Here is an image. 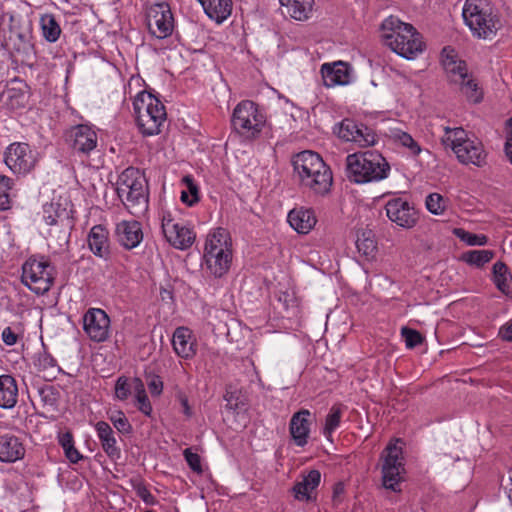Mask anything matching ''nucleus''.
Listing matches in <instances>:
<instances>
[{"mask_svg": "<svg viewBox=\"0 0 512 512\" xmlns=\"http://www.w3.org/2000/svg\"><path fill=\"white\" fill-rule=\"evenodd\" d=\"M292 166L294 178L300 188L321 196L330 192L333 184L332 171L318 153L302 151L293 156Z\"/></svg>", "mask_w": 512, "mask_h": 512, "instance_id": "1", "label": "nucleus"}, {"mask_svg": "<svg viewBox=\"0 0 512 512\" xmlns=\"http://www.w3.org/2000/svg\"><path fill=\"white\" fill-rule=\"evenodd\" d=\"M381 29L384 44L405 59L412 60L424 50L420 33L411 24L395 16L387 17Z\"/></svg>", "mask_w": 512, "mask_h": 512, "instance_id": "2", "label": "nucleus"}, {"mask_svg": "<svg viewBox=\"0 0 512 512\" xmlns=\"http://www.w3.org/2000/svg\"><path fill=\"white\" fill-rule=\"evenodd\" d=\"M116 192L130 214L141 217L149 207V188L145 175L135 167H128L118 176Z\"/></svg>", "mask_w": 512, "mask_h": 512, "instance_id": "3", "label": "nucleus"}, {"mask_svg": "<svg viewBox=\"0 0 512 512\" xmlns=\"http://www.w3.org/2000/svg\"><path fill=\"white\" fill-rule=\"evenodd\" d=\"M389 171V163L377 151L354 153L346 158V175L357 184L383 180Z\"/></svg>", "mask_w": 512, "mask_h": 512, "instance_id": "4", "label": "nucleus"}, {"mask_svg": "<svg viewBox=\"0 0 512 512\" xmlns=\"http://www.w3.org/2000/svg\"><path fill=\"white\" fill-rule=\"evenodd\" d=\"M462 16L473 36L479 39H493L502 26L487 0H466Z\"/></svg>", "mask_w": 512, "mask_h": 512, "instance_id": "5", "label": "nucleus"}, {"mask_svg": "<svg viewBox=\"0 0 512 512\" xmlns=\"http://www.w3.org/2000/svg\"><path fill=\"white\" fill-rule=\"evenodd\" d=\"M137 126L144 136L160 133V127L166 120L163 103L147 91L139 92L133 101Z\"/></svg>", "mask_w": 512, "mask_h": 512, "instance_id": "6", "label": "nucleus"}, {"mask_svg": "<svg viewBox=\"0 0 512 512\" xmlns=\"http://www.w3.org/2000/svg\"><path fill=\"white\" fill-rule=\"evenodd\" d=\"M443 144L450 147L462 164H473L482 167L486 164L487 154L483 144L477 138H469L462 127H445Z\"/></svg>", "mask_w": 512, "mask_h": 512, "instance_id": "7", "label": "nucleus"}, {"mask_svg": "<svg viewBox=\"0 0 512 512\" xmlns=\"http://www.w3.org/2000/svg\"><path fill=\"white\" fill-rule=\"evenodd\" d=\"M231 246L230 235L224 228H217L208 235L204 258L207 269L215 277L220 278L228 272L232 262Z\"/></svg>", "mask_w": 512, "mask_h": 512, "instance_id": "8", "label": "nucleus"}, {"mask_svg": "<svg viewBox=\"0 0 512 512\" xmlns=\"http://www.w3.org/2000/svg\"><path fill=\"white\" fill-rule=\"evenodd\" d=\"M231 122L239 134L248 138H256L266 123V117L256 103L245 100L234 108Z\"/></svg>", "mask_w": 512, "mask_h": 512, "instance_id": "9", "label": "nucleus"}, {"mask_svg": "<svg viewBox=\"0 0 512 512\" xmlns=\"http://www.w3.org/2000/svg\"><path fill=\"white\" fill-rule=\"evenodd\" d=\"M54 268L47 260L29 258L22 266V283L37 295L48 292L54 281Z\"/></svg>", "mask_w": 512, "mask_h": 512, "instance_id": "10", "label": "nucleus"}, {"mask_svg": "<svg viewBox=\"0 0 512 512\" xmlns=\"http://www.w3.org/2000/svg\"><path fill=\"white\" fill-rule=\"evenodd\" d=\"M400 440L389 443L384 450V462L382 464V485L393 492H401L402 474L405 472L402 447L398 446Z\"/></svg>", "mask_w": 512, "mask_h": 512, "instance_id": "11", "label": "nucleus"}, {"mask_svg": "<svg viewBox=\"0 0 512 512\" xmlns=\"http://www.w3.org/2000/svg\"><path fill=\"white\" fill-rule=\"evenodd\" d=\"M39 161V153L28 143L13 142L4 152V163L17 176H25L33 171Z\"/></svg>", "mask_w": 512, "mask_h": 512, "instance_id": "12", "label": "nucleus"}, {"mask_svg": "<svg viewBox=\"0 0 512 512\" xmlns=\"http://www.w3.org/2000/svg\"><path fill=\"white\" fill-rule=\"evenodd\" d=\"M334 133L340 139L353 142L361 148L373 146L376 143V134L371 128L349 118H345L338 123L334 127Z\"/></svg>", "mask_w": 512, "mask_h": 512, "instance_id": "13", "label": "nucleus"}, {"mask_svg": "<svg viewBox=\"0 0 512 512\" xmlns=\"http://www.w3.org/2000/svg\"><path fill=\"white\" fill-rule=\"evenodd\" d=\"M83 330L90 340L104 342L109 338L110 318L100 308H89L83 315Z\"/></svg>", "mask_w": 512, "mask_h": 512, "instance_id": "14", "label": "nucleus"}, {"mask_svg": "<svg viewBox=\"0 0 512 512\" xmlns=\"http://www.w3.org/2000/svg\"><path fill=\"white\" fill-rule=\"evenodd\" d=\"M149 32L158 39L170 36L174 29V18L170 6L166 3H158L150 8L148 13Z\"/></svg>", "mask_w": 512, "mask_h": 512, "instance_id": "15", "label": "nucleus"}, {"mask_svg": "<svg viewBox=\"0 0 512 512\" xmlns=\"http://www.w3.org/2000/svg\"><path fill=\"white\" fill-rule=\"evenodd\" d=\"M385 210L389 220L401 228L411 229L418 221V214L413 205L401 197L389 199L385 204Z\"/></svg>", "mask_w": 512, "mask_h": 512, "instance_id": "16", "label": "nucleus"}, {"mask_svg": "<svg viewBox=\"0 0 512 512\" xmlns=\"http://www.w3.org/2000/svg\"><path fill=\"white\" fill-rule=\"evenodd\" d=\"M72 151L79 156H88L96 149L97 133L88 125L80 124L72 127L66 138Z\"/></svg>", "mask_w": 512, "mask_h": 512, "instance_id": "17", "label": "nucleus"}, {"mask_svg": "<svg viewBox=\"0 0 512 512\" xmlns=\"http://www.w3.org/2000/svg\"><path fill=\"white\" fill-rule=\"evenodd\" d=\"M26 454L24 440L12 433L0 434V462L15 463Z\"/></svg>", "mask_w": 512, "mask_h": 512, "instance_id": "18", "label": "nucleus"}, {"mask_svg": "<svg viewBox=\"0 0 512 512\" xmlns=\"http://www.w3.org/2000/svg\"><path fill=\"white\" fill-rule=\"evenodd\" d=\"M115 233L119 243L128 250L136 248L143 240L141 223L123 220L116 225Z\"/></svg>", "mask_w": 512, "mask_h": 512, "instance_id": "19", "label": "nucleus"}, {"mask_svg": "<svg viewBox=\"0 0 512 512\" xmlns=\"http://www.w3.org/2000/svg\"><path fill=\"white\" fill-rule=\"evenodd\" d=\"M310 417L311 412L307 409H301L291 417L289 432L293 441L299 447H304L308 442L311 425Z\"/></svg>", "mask_w": 512, "mask_h": 512, "instance_id": "20", "label": "nucleus"}, {"mask_svg": "<svg viewBox=\"0 0 512 512\" xmlns=\"http://www.w3.org/2000/svg\"><path fill=\"white\" fill-rule=\"evenodd\" d=\"M172 345L175 353L184 359L196 355L197 343L192 331L187 327H178L173 333Z\"/></svg>", "mask_w": 512, "mask_h": 512, "instance_id": "21", "label": "nucleus"}, {"mask_svg": "<svg viewBox=\"0 0 512 512\" xmlns=\"http://www.w3.org/2000/svg\"><path fill=\"white\" fill-rule=\"evenodd\" d=\"M89 249L93 254L104 260L110 258L109 232L103 225H95L90 229L87 237Z\"/></svg>", "mask_w": 512, "mask_h": 512, "instance_id": "22", "label": "nucleus"}, {"mask_svg": "<svg viewBox=\"0 0 512 512\" xmlns=\"http://www.w3.org/2000/svg\"><path fill=\"white\" fill-rule=\"evenodd\" d=\"M321 482V473L319 470H310L303 476L302 481L296 482L292 487L294 498L299 501H312L315 499L313 492Z\"/></svg>", "mask_w": 512, "mask_h": 512, "instance_id": "23", "label": "nucleus"}, {"mask_svg": "<svg viewBox=\"0 0 512 512\" xmlns=\"http://www.w3.org/2000/svg\"><path fill=\"white\" fill-rule=\"evenodd\" d=\"M95 430L101 442L102 449L107 456L113 460L119 459L121 456V450L117 446L111 426L107 422L99 421L95 425Z\"/></svg>", "mask_w": 512, "mask_h": 512, "instance_id": "24", "label": "nucleus"}, {"mask_svg": "<svg viewBox=\"0 0 512 512\" xmlns=\"http://www.w3.org/2000/svg\"><path fill=\"white\" fill-rule=\"evenodd\" d=\"M323 83L326 87L345 85L349 82L347 66L342 62L325 63L321 67Z\"/></svg>", "mask_w": 512, "mask_h": 512, "instance_id": "25", "label": "nucleus"}, {"mask_svg": "<svg viewBox=\"0 0 512 512\" xmlns=\"http://www.w3.org/2000/svg\"><path fill=\"white\" fill-rule=\"evenodd\" d=\"M206 15L217 24L223 23L232 12V0H198Z\"/></svg>", "mask_w": 512, "mask_h": 512, "instance_id": "26", "label": "nucleus"}, {"mask_svg": "<svg viewBox=\"0 0 512 512\" xmlns=\"http://www.w3.org/2000/svg\"><path fill=\"white\" fill-rule=\"evenodd\" d=\"M18 401V385L16 379L8 374L0 376V408L11 409Z\"/></svg>", "mask_w": 512, "mask_h": 512, "instance_id": "27", "label": "nucleus"}, {"mask_svg": "<svg viewBox=\"0 0 512 512\" xmlns=\"http://www.w3.org/2000/svg\"><path fill=\"white\" fill-rule=\"evenodd\" d=\"M8 40L16 52L25 56H30L34 53L33 35L30 28L23 30L11 28Z\"/></svg>", "mask_w": 512, "mask_h": 512, "instance_id": "28", "label": "nucleus"}, {"mask_svg": "<svg viewBox=\"0 0 512 512\" xmlns=\"http://www.w3.org/2000/svg\"><path fill=\"white\" fill-rule=\"evenodd\" d=\"M288 222L298 233H308L316 224L313 211L309 209H293L288 214Z\"/></svg>", "mask_w": 512, "mask_h": 512, "instance_id": "29", "label": "nucleus"}, {"mask_svg": "<svg viewBox=\"0 0 512 512\" xmlns=\"http://www.w3.org/2000/svg\"><path fill=\"white\" fill-rule=\"evenodd\" d=\"M446 51L447 49L444 48L442 64L450 81L456 84L460 79L463 80V77H466L467 66L465 61L458 59L454 54L446 53Z\"/></svg>", "mask_w": 512, "mask_h": 512, "instance_id": "30", "label": "nucleus"}, {"mask_svg": "<svg viewBox=\"0 0 512 512\" xmlns=\"http://www.w3.org/2000/svg\"><path fill=\"white\" fill-rule=\"evenodd\" d=\"M279 2L286 8L291 18L298 21L307 20L312 14L314 5V0H279Z\"/></svg>", "mask_w": 512, "mask_h": 512, "instance_id": "31", "label": "nucleus"}, {"mask_svg": "<svg viewBox=\"0 0 512 512\" xmlns=\"http://www.w3.org/2000/svg\"><path fill=\"white\" fill-rule=\"evenodd\" d=\"M167 242H169L173 247L181 250H185L192 246L195 240V234L188 226L179 222L178 228L173 231V234H170L166 238Z\"/></svg>", "mask_w": 512, "mask_h": 512, "instance_id": "32", "label": "nucleus"}, {"mask_svg": "<svg viewBox=\"0 0 512 512\" xmlns=\"http://www.w3.org/2000/svg\"><path fill=\"white\" fill-rule=\"evenodd\" d=\"M42 36L49 43H55L62 33L55 16L51 13L41 15L39 20Z\"/></svg>", "mask_w": 512, "mask_h": 512, "instance_id": "33", "label": "nucleus"}, {"mask_svg": "<svg viewBox=\"0 0 512 512\" xmlns=\"http://www.w3.org/2000/svg\"><path fill=\"white\" fill-rule=\"evenodd\" d=\"M356 247L358 252L367 259L374 258L377 252V243L371 230H362L357 233Z\"/></svg>", "mask_w": 512, "mask_h": 512, "instance_id": "34", "label": "nucleus"}, {"mask_svg": "<svg viewBox=\"0 0 512 512\" xmlns=\"http://www.w3.org/2000/svg\"><path fill=\"white\" fill-rule=\"evenodd\" d=\"M511 279L512 276L507 265L502 261H497L493 265V281L496 287L506 295L511 291Z\"/></svg>", "mask_w": 512, "mask_h": 512, "instance_id": "35", "label": "nucleus"}, {"mask_svg": "<svg viewBox=\"0 0 512 512\" xmlns=\"http://www.w3.org/2000/svg\"><path fill=\"white\" fill-rule=\"evenodd\" d=\"M457 84L460 85L461 92L469 101L479 103L482 100L483 93L479 88L478 83L468 73L466 74V77H463V80L460 79Z\"/></svg>", "mask_w": 512, "mask_h": 512, "instance_id": "36", "label": "nucleus"}, {"mask_svg": "<svg viewBox=\"0 0 512 512\" xmlns=\"http://www.w3.org/2000/svg\"><path fill=\"white\" fill-rule=\"evenodd\" d=\"M133 391L135 393L136 405L138 410L141 411L146 416H150L152 412V406L146 394L144 384L140 378H133Z\"/></svg>", "mask_w": 512, "mask_h": 512, "instance_id": "37", "label": "nucleus"}, {"mask_svg": "<svg viewBox=\"0 0 512 512\" xmlns=\"http://www.w3.org/2000/svg\"><path fill=\"white\" fill-rule=\"evenodd\" d=\"M343 414V407L339 404H334L326 418L323 428V434L327 439H331L332 433L340 426L341 418Z\"/></svg>", "mask_w": 512, "mask_h": 512, "instance_id": "38", "label": "nucleus"}, {"mask_svg": "<svg viewBox=\"0 0 512 512\" xmlns=\"http://www.w3.org/2000/svg\"><path fill=\"white\" fill-rule=\"evenodd\" d=\"M59 443L64 450L65 456L71 463L76 464L83 458L82 454L75 448L73 436L70 432L60 435Z\"/></svg>", "mask_w": 512, "mask_h": 512, "instance_id": "39", "label": "nucleus"}, {"mask_svg": "<svg viewBox=\"0 0 512 512\" xmlns=\"http://www.w3.org/2000/svg\"><path fill=\"white\" fill-rule=\"evenodd\" d=\"M67 218L66 209H60L59 204H46L43 207V219L49 226L57 225L59 222Z\"/></svg>", "mask_w": 512, "mask_h": 512, "instance_id": "40", "label": "nucleus"}, {"mask_svg": "<svg viewBox=\"0 0 512 512\" xmlns=\"http://www.w3.org/2000/svg\"><path fill=\"white\" fill-rule=\"evenodd\" d=\"M38 395L44 406L55 410L60 398L59 390L53 385H44L38 389Z\"/></svg>", "mask_w": 512, "mask_h": 512, "instance_id": "41", "label": "nucleus"}, {"mask_svg": "<svg viewBox=\"0 0 512 512\" xmlns=\"http://www.w3.org/2000/svg\"><path fill=\"white\" fill-rule=\"evenodd\" d=\"M494 256L491 250H472L463 255V259L471 265L481 267L488 263Z\"/></svg>", "mask_w": 512, "mask_h": 512, "instance_id": "42", "label": "nucleus"}, {"mask_svg": "<svg viewBox=\"0 0 512 512\" xmlns=\"http://www.w3.org/2000/svg\"><path fill=\"white\" fill-rule=\"evenodd\" d=\"M183 182L187 190L181 192V200L183 203L192 206L199 201V189L191 176H185Z\"/></svg>", "mask_w": 512, "mask_h": 512, "instance_id": "43", "label": "nucleus"}, {"mask_svg": "<svg viewBox=\"0 0 512 512\" xmlns=\"http://www.w3.org/2000/svg\"><path fill=\"white\" fill-rule=\"evenodd\" d=\"M426 208L434 215H441L447 208L448 200L439 193H431L426 197Z\"/></svg>", "mask_w": 512, "mask_h": 512, "instance_id": "44", "label": "nucleus"}, {"mask_svg": "<svg viewBox=\"0 0 512 512\" xmlns=\"http://www.w3.org/2000/svg\"><path fill=\"white\" fill-rule=\"evenodd\" d=\"M161 229L165 239L173 234V231L178 228L179 220L175 214L170 210H162L160 213Z\"/></svg>", "mask_w": 512, "mask_h": 512, "instance_id": "45", "label": "nucleus"}, {"mask_svg": "<svg viewBox=\"0 0 512 512\" xmlns=\"http://www.w3.org/2000/svg\"><path fill=\"white\" fill-rule=\"evenodd\" d=\"M13 180L5 175H0V211L10 208L9 191L12 189Z\"/></svg>", "mask_w": 512, "mask_h": 512, "instance_id": "46", "label": "nucleus"}, {"mask_svg": "<svg viewBox=\"0 0 512 512\" xmlns=\"http://www.w3.org/2000/svg\"><path fill=\"white\" fill-rule=\"evenodd\" d=\"M394 138L400 145L406 147L411 155L417 156L420 154L421 147L410 134L398 131L394 134Z\"/></svg>", "mask_w": 512, "mask_h": 512, "instance_id": "47", "label": "nucleus"}, {"mask_svg": "<svg viewBox=\"0 0 512 512\" xmlns=\"http://www.w3.org/2000/svg\"><path fill=\"white\" fill-rule=\"evenodd\" d=\"M109 420L120 433L130 434L132 432V425L122 411L112 413Z\"/></svg>", "mask_w": 512, "mask_h": 512, "instance_id": "48", "label": "nucleus"}, {"mask_svg": "<svg viewBox=\"0 0 512 512\" xmlns=\"http://www.w3.org/2000/svg\"><path fill=\"white\" fill-rule=\"evenodd\" d=\"M133 389V382L130 383L128 378L121 376L117 379L115 384V397L118 400L124 401L131 394Z\"/></svg>", "mask_w": 512, "mask_h": 512, "instance_id": "49", "label": "nucleus"}, {"mask_svg": "<svg viewBox=\"0 0 512 512\" xmlns=\"http://www.w3.org/2000/svg\"><path fill=\"white\" fill-rule=\"evenodd\" d=\"M401 335L404 338L408 348H414L421 344L423 341L422 335L417 330L408 327H403L401 329Z\"/></svg>", "mask_w": 512, "mask_h": 512, "instance_id": "50", "label": "nucleus"}, {"mask_svg": "<svg viewBox=\"0 0 512 512\" xmlns=\"http://www.w3.org/2000/svg\"><path fill=\"white\" fill-rule=\"evenodd\" d=\"M183 455L191 470L202 473L201 459L197 453L192 452L190 448H186Z\"/></svg>", "mask_w": 512, "mask_h": 512, "instance_id": "51", "label": "nucleus"}, {"mask_svg": "<svg viewBox=\"0 0 512 512\" xmlns=\"http://www.w3.org/2000/svg\"><path fill=\"white\" fill-rule=\"evenodd\" d=\"M461 239L470 246H483L488 241L487 236L483 234H474L470 232H463Z\"/></svg>", "mask_w": 512, "mask_h": 512, "instance_id": "52", "label": "nucleus"}, {"mask_svg": "<svg viewBox=\"0 0 512 512\" xmlns=\"http://www.w3.org/2000/svg\"><path fill=\"white\" fill-rule=\"evenodd\" d=\"M37 365L39 369H49L57 366L56 359L49 353L43 352L40 353L37 359Z\"/></svg>", "mask_w": 512, "mask_h": 512, "instance_id": "53", "label": "nucleus"}, {"mask_svg": "<svg viewBox=\"0 0 512 512\" xmlns=\"http://www.w3.org/2000/svg\"><path fill=\"white\" fill-rule=\"evenodd\" d=\"M2 341L7 346H13L18 341V335L12 330L11 327H6L1 334Z\"/></svg>", "mask_w": 512, "mask_h": 512, "instance_id": "54", "label": "nucleus"}, {"mask_svg": "<svg viewBox=\"0 0 512 512\" xmlns=\"http://www.w3.org/2000/svg\"><path fill=\"white\" fill-rule=\"evenodd\" d=\"M148 388L152 395L159 396L163 391V382L159 376L153 377L149 383Z\"/></svg>", "mask_w": 512, "mask_h": 512, "instance_id": "55", "label": "nucleus"}, {"mask_svg": "<svg viewBox=\"0 0 512 512\" xmlns=\"http://www.w3.org/2000/svg\"><path fill=\"white\" fill-rule=\"evenodd\" d=\"M345 493V485L343 482H337L333 486L332 500L334 504H339L342 501V496Z\"/></svg>", "mask_w": 512, "mask_h": 512, "instance_id": "56", "label": "nucleus"}, {"mask_svg": "<svg viewBox=\"0 0 512 512\" xmlns=\"http://www.w3.org/2000/svg\"><path fill=\"white\" fill-rule=\"evenodd\" d=\"M136 493L145 503H147V504L152 503L153 496L145 485L139 484L136 487Z\"/></svg>", "mask_w": 512, "mask_h": 512, "instance_id": "57", "label": "nucleus"}, {"mask_svg": "<svg viewBox=\"0 0 512 512\" xmlns=\"http://www.w3.org/2000/svg\"><path fill=\"white\" fill-rule=\"evenodd\" d=\"M499 335L503 340L512 342V320L500 327Z\"/></svg>", "mask_w": 512, "mask_h": 512, "instance_id": "58", "label": "nucleus"}, {"mask_svg": "<svg viewBox=\"0 0 512 512\" xmlns=\"http://www.w3.org/2000/svg\"><path fill=\"white\" fill-rule=\"evenodd\" d=\"M178 399L180 401V404L183 408V413L187 416V417H191L192 416V409L189 405V401H188V398L185 394L181 393L178 395Z\"/></svg>", "mask_w": 512, "mask_h": 512, "instance_id": "59", "label": "nucleus"}, {"mask_svg": "<svg viewBox=\"0 0 512 512\" xmlns=\"http://www.w3.org/2000/svg\"><path fill=\"white\" fill-rule=\"evenodd\" d=\"M505 152L512 163V129L507 134Z\"/></svg>", "mask_w": 512, "mask_h": 512, "instance_id": "60", "label": "nucleus"}, {"mask_svg": "<svg viewBox=\"0 0 512 512\" xmlns=\"http://www.w3.org/2000/svg\"><path fill=\"white\" fill-rule=\"evenodd\" d=\"M505 489L507 490L508 499H509L510 503L512 504V471H511V475L509 477V483L507 484Z\"/></svg>", "mask_w": 512, "mask_h": 512, "instance_id": "61", "label": "nucleus"}, {"mask_svg": "<svg viewBox=\"0 0 512 512\" xmlns=\"http://www.w3.org/2000/svg\"><path fill=\"white\" fill-rule=\"evenodd\" d=\"M160 295L163 300L172 299V292L168 289H161Z\"/></svg>", "mask_w": 512, "mask_h": 512, "instance_id": "62", "label": "nucleus"}, {"mask_svg": "<svg viewBox=\"0 0 512 512\" xmlns=\"http://www.w3.org/2000/svg\"><path fill=\"white\" fill-rule=\"evenodd\" d=\"M509 122H510V125L512 126V118L509 120Z\"/></svg>", "mask_w": 512, "mask_h": 512, "instance_id": "63", "label": "nucleus"}]
</instances>
